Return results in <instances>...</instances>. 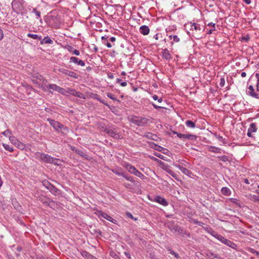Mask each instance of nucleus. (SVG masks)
Listing matches in <instances>:
<instances>
[{
    "label": "nucleus",
    "mask_w": 259,
    "mask_h": 259,
    "mask_svg": "<svg viewBox=\"0 0 259 259\" xmlns=\"http://www.w3.org/2000/svg\"><path fill=\"white\" fill-rule=\"evenodd\" d=\"M42 185L44 186L46 189H48V188L49 187L51 183L47 180H44L41 182Z\"/></svg>",
    "instance_id": "obj_39"
},
{
    "label": "nucleus",
    "mask_w": 259,
    "mask_h": 259,
    "mask_svg": "<svg viewBox=\"0 0 259 259\" xmlns=\"http://www.w3.org/2000/svg\"><path fill=\"white\" fill-rule=\"evenodd\" d=\"M155 155L161 159L164 160V157L163 155H162L159 153H155Z\"/></svg>",
    "instance_id": "obj_63"
},
{
    "label": "nucleus",
    "mask_w": 259,
    "mask_h": 259,
    "mask_svg": "<svg viewBox=\"0 0 259 259\" xmlns=\"http://www.w3.org/2000/svg\"><path fill=\"white\" fill-rule=\"evenodd\" d=\"M177 232H178L180 234H181L182 236H185V235L189 237L190 234L187 233L186 231L184 230L181 227H179Z\"/></svg>",
    "instance_id": "obj_25"
},
{
    "label": "nucleus",
    "mask_w": 259,
    "mask_h": 259,
    "mask_svg": "<svg viewBox=\"0 0 259 259\" xmlns=\"http://www.w3.org/2000/svg\"><path fill=\"white\" fill-rule=\"evenodd\" d=\"M175 166L178 168L180 170H181L182 171V172L185 174L186 175L190 177H192V176H193V174L192 172V171L189 170L187 168L183 167L182 165H181L180 164H176Z\"/></svg>",
    "instance_id": "obj_6"
},
{
    "label": "nucleus",
    "mask_w": 259,
    "mask_h": 259,
    "mask_svg": "<svg viewBox=\"0 0 259 259\" xmlns=\"http://www.w3.org/2000/svg\"><path fill=\"white\" fill-rule=\"evenodd\" d=\"M111 256L115 259H120V258L115 252L111 253Z\"/></svg>",
    "instance_id": "obj_62"
},
{
    "label": "nucleus",
    "mask_w": 259,
    "mask_h": 259,
    "mask_svg": "<svg viewBox=\"0 0 259 259\" xmlns=\"http://www.w3.org/2000/svg\"><path fill=\"white\" fill-rule=\"evenodd\" d=\"M190 219V222L192 223H193L194 224L198 225V226H202L206 231H208L207 227H204L203 225H206L204 223L198 221L197 220L193 218H189Z\"/></svg>",
    "instance_id": "obj_13"
},
{
    "label": "nucleus",
    "mask_w": 259,
    "mask_h": 259,
    "mask_svg": "<svg viewBox=\"0 0 259 259\" xmlns=\"http://www.w3.org/2000/svg\"><path fill=\"white\" fill-rule=\"evenodd\" d=\"M124 254L128 258L130 259L131 258V254L128 252L124 251Z\"/></svg>",
    "instance_id": "obj_64"
},
{
    "label": "nucleus",
    "mask_w": 259,
    "mask_h": 259,
    "mask_svg": "<svg viewBox=\"0 0 259 259\" xmlns=\"http://www.w3.org/2000/svg\"><path fill=\"white\" fill-rule=\"evenodd\" d=\"M178 137L181 139H187L193 141H195L197 139V136L192 134H183L180 133L178 134Z\"/></svg>",
    "instance_id": "obj_7"
},
{
    "label": "nucleus",
    "mask_w": 259,
    "mask_h": 259,
    "mask_svg": "<svg viewBox=\"0 0 259 259\" xmlns=\"http://www.w3.org/2000/svg\"><path fill=\"white\" fill-rule=\"evenodd\" d=\"M112 171L115 174L118 175V176H121L123 177L124 175V172L122 171L121 169H112Z\"/></svg>",
    "instance_id": "obj_35"
},
{
    "label": "nucleus",
    "mask_w": 259,
    "mask_h": 259,
    "mask_svg": "<svg viewBox=\"0 0 259 259\" xmlns=\"http://www.w3.org/2000/svg\"><path fill=\"white\" fill-rule=\"evenodd\" d=\"M123 177L126 180H127L130 182H134L133 177L128 176L127 175H126L125 174H124Z\"/></svg>",
    "instance_id": "obj_52"
},
{
    "label": "nucleus",
    "mask_w": 259,
    "mask_h": 259,
    "mask_svg": "<svg viewBox=\"0 0 259 259\" xmlns=\"http://www.w3.org/2000/svg\"><path fill=\"white\" fill-rule=\"evenodd\" d=\"M36 78L37 79L39 80L40 81H42V83L44 82L45 81L46 82H47V80L45 79L44 77L42 75H38V76H37Z\"/></svg>",
    "instance_id": "obj_56"
},
{
    "label": "nucleus",
    "mask_w": 259,
    "mask_h": 259,
    "mask_svg": "<svg viewBox=\"0 0 259 259\" xmlns=\"http://www.w3.org/2000/svg\"><path fill=\"white\" fill-rule=\"evenodd\" d=\"M224 244L230 247H231L233 249H236L237 248V245L234 243V242H232L231 241L226 239L225 242H224Z\"/></svg>",
    "instance_id": "obj_23"
},
{
    "label": "nucleus",
    "mask_w": 259,
    "mask_h": 259,
    "mask_svg": "<svg viewBox=\"0 0 259 259\" xmlns=\"http://www.w3.org/2000/svg\"><path fill=\"white\" fill-rule=\"evenodd\" d=\"M49 92L50 93H53V91H57L58 85L55 84H51L48 85Z\"/></svg>",
    "instance_id": "obj_29"
},
{
    "label": "nucleus",
    "mask_w": 259,
    "mask_h": 259,
    "mask_svg": "<svg viewBox=\"0 0 259 259\" xmlns=\"http://www.w3.org/2000/svg\"><path fill=\"white\" fill-rule=\"evenodd\" d=\"M160 165L161 166L162 168L166 171L167 173L170 175L173 178L176 179L177 174H176L172 170L170 169V166L162 161H160Z\"/></svg>",
    "instance_id": "obj_5"
},
{
    "label": "nucleus",
    "mask_w": 259,
    "mask_h": 259,
    "mask_svg": "<svg viewBox=\"0 0 259 259\" xmlns=\"http://www.w3.org/2000/svg\"><path fill=\"white\" fill-rule=\"evenodd\" d=\"M48 190L50 191L51 193L55 195H57L59 194L60 191L53 184H51L49 188H48Z\"/></svg>",
    "instance_id": "obj_12"
},
{
    "label": "nucleus",
    "mask_w": 259,
    "mask_h": 259,
    "mask_svg": "<svg viewBox=\"0 0 259 259\" xmlns=\"http://www.w3.org/2000/svg\"><path fill=\"white\" fill-rule=\"evenodd\" d=\"M98 214L99 217H102L103 218L106 219L107 220H108L112 223H113L114 224H115L116 222V221L115 219H113L111 217L108 215L107 213L103 212L101 211H98Z\"/></svg>",
    "instance_id": "obj_9"
},
{
    "label": "nucleus",
    "mask_w": 259,
    "mask_h": 259,
    "mask_svg": "<svg viewBox=\"0 0 259 259\" xmlns=\"http://www.w3.org/2000/svg\"><path fill=\"white\" fill-rule=\"evenodd\" d=\"M191 30H201V28H200V26L199 24H197L195 23H194L193 24H192L191 25Z\"/></svg>",
    "instance_id": "obj_40"
},
{
    "label": "nucleus",
    "mask_w": 259,
    "mask_h": 259,
    "mask_svg": "<svg viewBox=\"0 0 259 259\" xmlns=\"http://www.w3.org/2000/svg\"><path fill=\"white\" fill-rule=\"evenodd\" d=\"M27 36L29 37L32 38L34 39H39V40H41V36H38L37 34L28 33L27 34Z\"/></svg>",
    "instance_id": "obj_36"
},
{
    "label": "nucleus",
    "mask_w": 259,
    "mask_h": 259,
    "mask_svg": "<svg viewBox=\"0 0 259 259\" xmlns=\"http://www.w3.org/2000/svg\"><path fill=\"white\" fill-rule=\"evenodd\" d=\"M252 133H255L257 131V127L255 123H252L250 124L249 127L248 129Z\"/></svg>",
    "instance_id": "obj_31"
},
{
    "label": "nucleus",
    "mask_w": 259,
    "mask_h": 259,
    "mask_svg": "<svg viewBox=\"0 0 259 259\" xmlns=\"http://www.w3.org/2000/svg\"><path fill=\"white\" fill-rule=\"evenodd\" d=\"M57 92H58L63 95H66V90H65L63 88H61L59 86H58V87L57 88Z\"/></svg>",
    "instance_id": "obj_43"
},
{
    "label": "nucleus",
    "mask_w": 259,
    "mask_h": 259,
    "mask_svg": "<svg viewBox=\"0 0 259 259\" xmlns=\"http://www.w3.org/2000/svg\"><path fill=\"white\" fill-rule=\"evenodd\" d=\"M126 215L128 218H131V219L134 220V221H137L138 220L137 218L134 217L133 215H132V214L130 212H127L126 213Z\"/></svg>",
    "instance_id": "obj_54"
},
{
    "label": "nucleus",
    "mask_w": 259,
    "mask_h": 259,
    "mask_svg": "<svg viewBox=\"0 0 259 259\" xmlns=\"http://www.w3.org/2000/svg\"><path fill=\"white\" fill-rule=\"evenodd\" d=\"M162 55L163 58L166 60H169L171 58V55L167 49H165L162 51Z\"/></svg>",
    "instance_id": "obj_21"
},
{
    "label": "nucleus",
    "mask_w": 259,
    "mask_h": 259,
    "mask_svg": "<svg viewBox=\"0 0 259 259\" xmlns=\"http://www.w3.org/2000/svg\"><path fill=\"white\" fill-rule=\"evenodd\" d=\"M186 125L190 128H195L196 127L195 122L191 121V120H187L185 122Z\"/></svg>",
    "instance_id": "obj_32"
},
{
    "label": "nucleus",
    "mask_w": 259,
    "mask_h": 259,
    "mask_svg": "<svg viewBox=\"0 0 259 259\" xmlns=\"http://www.w3.org/2000/svg\"><path fill=\"white\" fill-rule=\"evenodd\" d=\"M212 235L216 239H217L218 240H219L220 241H221V242H222L224 244V242H225L226 240L227 239L225 237L222 236V235L218 234H216V233L215 234H214V235Z\"/></svg>",
    "instance_id": "obj_28"
},
{
    "label": "nucleus",
    "mask_w": 259,
    "mask_h": 259,
    "mask_svg": "<svg viewBox=\"0 0 259 259\" xmlns=\"http://www.w3.org/2000/svg\"><path fill=\"white\" fill-rule=\"evenodd\" d=\"M107 134H108L110 136L113 137V138L115 139H119V135L118 133H116L113 130H112L111 129H109V130L107 131Z\"/></svg>",
    "instance_id": "obj_20"
},
{
    "label": "nucleus",
    "mask_w": 259,
    "mask_h": 259,
    "mask_svg": "<svg viewBox=\"0 0 259 259\" xmlns=\"http://www.w3.org/2000/svg\"><path fill=\"white\" fill-rule=\"evenodd\" d=\"M229 200L231 202L235 204L236 205L239 207H242L243 203H242L241 204H240L239 201L238 199L234 198H230Z\"/></svg>",
    "instance_id": "obj_30"
},
{
    "label": "nucleus",
    "mask_w": 259,
    "mask_h": 259,
    "mask_svg": "<svg viewBox=\"0 0 259 259\" xmlns=\"http://www.w3.org/2000/svg\"><path fill=\"white\" fill-rule=\"evenodd\" d=\"M219 158L220 160H222L224 162H226L228 160V157L227 156L223 155L222 156L219 157Z\"/></svg>",
    "instance_id": "obj_57"
},
{
    "label": "nucleus",
    "mask_w": 259,
    "mask_h": 259,
    "mask_svg": "<svg viewBox=\"0 0 259 259\" xmlns=\"http://www.w3.org/2000/svg\"><path fill=\"white\" fill-rule=\"evenodd\" d=\"M166 227L171 231L173 232H177V230H178L179 226L177 225H175L172 222H169L167 223Z\"/></svg>",
    "instance_id": "obj_14"
},
{
    "label": "nucleus",
    "mask_w": 259,
    "mask_h": 259,
    "mask_svg": "<svg viewBox=\"0 0 259 259\" xmlns=\"http://www.w3.org/2000/svg\"><path fill=\"white\" fill-rule=\"evenodd\" d=\"M32 12L35 13V16L36 17V19H39L40 22H41L40 12L39 11H37L35 8H33Z\"/></svg>",
    "instance_id": "obj_38"
},
{
    "label": "nucleus",
    "mask_w": 259,
    "mask_h": 259,
    "mask_svg": "<svg viewBox=\"0 0 259 259\" xmlns=\"http://www.w3.org/2000/svg\"><path fill=\"white\" fill-rule=\"evenodd\" d=\"M168 251H169V253H170L172 255H174L176 258H180V256H179L178 253H176L175 251L172 250L171 249L168 248Z\"/></svg>",
    "instance_id": "obj_44"
},
{
    "label": "nucleus",
    "mask_w": 259,
    "mask_h": 259,
    "mask_svg": "<svg viewBox=\"0 0 259 259\" xmlns=\"http://www.w3.org/2000/svg\"><path fill=\"white\" fill-rule=\"evenodd\" d=\"M130 120L132 123L141 126L146 125L149 121L148 118L136 116H132L130 118Z\"/></svg>",
    "instance_id": "obj_2"
},
{
    "label": "nucleus",
    "mask_w": 259,
    "mask_h": 259,
    "mask_svg": "<svg viewBox=\"0 0 259 259\" xmlns=\"http://www.w3.org/2000/svg\"><path fill=\"white\" fill-rule=\"evenodd\" d=\"M149 257L151 258V259H159L157 256L156 255L152 253V252H151L150 254H149Z\"/></svg>",
    "instance_id": "obj_60"
},
{
    "label": "nucleus",
    "mask_w": 259,
    "mask_h": 259,
    "mask_svg": "<svg viewBox=\"0 0 259 259\" xmlns=\"http://www.w3.org/2000/svg\"><path fill=\"white\" fill-rule=\"evenodd\" d=\"M37 155L41 160L45 163H53L56 165H58L56 162V161H58V159L56 158L53 157L51 156L44 153H38Z\"/></svg>",
    "instance_id": "obj_3"
},
{
    "label": "nucleus",
    "mask_w": 259,
    "mask_h": 259,
    "mask_svg": "<svg viewBox=\"0 0 259 259\" xmlns=\"http://www.w3.org/2000/svg\"><path fill=\"white\" fill-rule=\"evenodd\" d=\"M125 167L130 173L134 175L135 174L136 170H137L135 167L129 163L126 164Z\"/></svg>",
    "instance_id": "obj_18"
},
{
    "label": "nucleus",
    "mask_w": 259,
    "mask_h": 259,
    "mask_svg": "<svg viewBox=\"0 0 259 259\" xmlns=\"http://www.w3.org/2000/svg\"><path fill=\"white\" fill-rule=\"evenodd\" d=\"M3 146H4V148L7 151H9L10 152H13L14 151L13 148L9 145H7L6 144H3Z\"/></svg>",
    "instance_id": "obj_42"
},
{
    "label": "nucleus",
    "mask_w": 259,
    "mask_h": 259,
    "mask_svg": "<svg viewBox=\"0 0 259 259\" xmlns=\"http://www.w3.org/2000/svg\"><path fill=\"white\" fill-rule=\"evenodd\" d=\"M154 201L163 206H167L168 205V202L166 200L160 196H156L154 199Z\"/></svg>",
    "instance_id": "obj_10"
},
{
    "label": "nucleus",
    "mask_w": 259,
    "mask_h": 259,
    "mask_svg": "<svg viewBox=\"0 0 259 259\" xmlns=\"http://www.w3.org/2000/svg\"><path fill=\"white\" fill-rule=\"evenodd\" d=\"M67 49L73 55H75L76 56H79L80 55L79 51L77 50H74L73 48L71 46H68Z\"/></svg>",
    "instance_id": "obj_24"
},
{
    "label": "nucleus",
    "mask_w": 259,
    "mask_h": 259,
    "mask_svg": "<svg viewBox=\"0 0 259 259\" xmlns=\"http://www.w3.org/2000/svg\"><path fill=\"white\" fill-rule=\"evenodd\" d=\"M248 91H247V94L254 98L259 99V93H256L255 92L254 89L252 85H250L248 88Z\"/></svg>",
    "instance_id": "obj_8"
},
{
    "label": "nucleus",
    "mask_w": 259,
    "mask_h": 259,
    "mask_svg": "<svg viewBox=\"0 0 259 259\" xmlns=\"http://www.w3.org/2000/svg\"><path fill=\"white\" fill-rule=\"evenodd\" d=\"M93 231H94V233L95 234V235H96L97 237H99V236H102V233L101 230H100L99 229L98 230L94 229Z\"/></svg>",
    "instance_id": "obj_50"
},
{
    "label": "nucleus",
    "mask_w": 259,
    "mask_h": 259,
    "mask_svg": "<svg viewBox=\"0 0 259 259\" xmlns=\"http://www.w3.org/2000/svg\"><path fill=\"white\" fill-rule=\"evenodd\" d=\"M172 39L173 41L171 42L172 45L174 44V42H178L180 40V38L178 37L177 35H174Z\"/></svg>",
    "instance_id": "obj_55"
},
{
    "label": "nucleus",
    "mask_w": 259,
    "mask_h": 259,
    "mask_svg": "<svg viewBox=\"0 0 259 259\" xmlns=\"http://www.w3.org/2000/svg\"><path fill=\"white\" fill-rule=\"evenodd\" d=\"M47 120L56 132H61L63 136H65L66 135V133H65V132L67 133L69 132V128L64 126L60 122L50 118H47Z\"/></svg>",
    "instance_id": "obj_1"
},
{
    "label": "nucleus",
    "mask_w": 259,
    "mask_h": 259,
    "mask_svg": "<svg viewBox=\"0 0 259 259\" xmlns=\"http://www.w3.org/2000/svg\"><path fill=\"white\" fill-rule=\"evenodd\" d=\"M255 76L257 79V83H256V90L257 92H259V73H256L255 74Z\"/></svg>",
    "instance_id": "obj_49"
},
{
    "label": "nucleus",
    "mask_w": 259,
    "mask_h": 259,
    "mask_svg": "<svg viewBox=\"0 0 259 259\" xmlns=\"http://www.w3.org/2000/svg\"><path fill=\"white\" fill-rule=\"evenodd\" d=\"M108 36L106 35L102 36L101 39L103 44H105V42H106V41L108 42Z\"/></svg>",
    "instance_id": "obj_58"
},
{
    "label": "nucleus",
    "mask_w": 259,
    "mask_h": 259,
    "mask_svg": "<svg viewBox=\"0 0 259 259\" xmlns=\"http://www.w3.org/2000/svg\"><path fill=\"white\" fill-rule=\"evenodd\" d=\"M57 205V204L54 201L50 199L47 205L52 208H55Z\"/></svg>",
    "instance_id": "obj_34"
},
{
    "label": "nucleus",
    "mask_w": 259,
    "mask_h": 259,
    "mask_svg": "<svg viewBox=\"0 0 259 259\" xmlns=\"http://www.w3.org/2000/svg\"><path fill=\"white\" fill-rule=\"evenodd\" d=\"M70 62H73L75 64H77L79 65H80L81 66H84L85 65L84 62L81 60H79L78 58L75 57H71L70 59Z\"/></svg>",
    "instance_id": "obj_11"
},
{
    "label": "nucleus",
    "mask_w": 259,
    "mask_h": 259,
    "mask_svg": "<svg viewBox=\"0 0 259 259\" xmlns=\"http://www.w3.org/2000/svg\"><path fill=\"white\" fill-rule=\"evenodd\" d=\"M58 71L60 73H62L64 74L68 75L73 78L77 79L78 77V75L75 73V72L68 70L64 68H60L58 69Z\"/></svg>",
    "instance_id": "obj_4"
},
{
    "label": "nucleus",
    "mask_w": 259,
    "mask_h": 259,
    "mask_svg": "<svg viewBox=\"0 0 259 259\" xmlns=\"http://www.w3.org/2000/svg\"><path fill=\"white\" fill-rule=\"evenodd\" d=\"M225 83V80L224 78H221L220 82V85L221 87H223Z\"/></svg>",
    "instance_id": "obj_61"
},
{
    "label": "nucleus",
    "mask_w": 259,
    "mask_h": 259,
    "mask_svg": "<svg viewBox=\"0 0 259 259\" xmlns=\"http://www.w3.org/2000/svg\"><path fill=\"white\" fill-rule=\"evenodd\" d=\"M53 43V41L48 36H46L40 40L41 44H52Z\"/></svg>",
    "instance_id": "obj_22"
},
{
    "label": "nucleus",
    "mask_w": 259,
    "mask_h": 259,
    "mask_svg": "<svg viewBox=\"0 0 259 259\" xmlns=\"http://www.w3.org/2000/svg\"><path fill=\"white\" fill-rule=\"evenodd\" d=\"M81 253L83 257L87 259H93V258L94 257V256L92 255H91L89 252L85 250L82 251L81 252Z\"/></svg>",
    "instance_id": "obj_27"
},
{
    "label": "nucleus",
    "mask_w": 259,
    "mask_h": 259,
    "mask_svg": "<svg viewBox=\"0 0 259 259\" xmlns=\"http://www.w3.org/2000/svg\"><path fill=\"white\" fill-rule=\"evenodd\" d=\"M155 146L156 147V148H155V149L158 151L162 152V150H165V149L158 145H155Z\"/></svg>",
    "instance_id": "obj_59"
},
{
    "label": "nucleus",
    "mask_w": 259,
    "mask_h": 259,
    "mask_svg": "<svg viewBox=\"0 0 259 259\" xmlns=\"http://www.w3.org/2000/svg\"><path fill=\"white\" fill-rule=\"evenodd\" d=\"M134 175H135L137 177L141 178V179H144L145 178L144 175L142 172L139 171L138 170H136V172H135Z\"/></svg>",
    "instance_id": "obj_45"
},
{
    "label": "nucleus",
    "mask_w": 259,
    "mask_h": 259,
    "mask_svg": "<svg viewBox=\"0 0 259 259\" xmlns=\"http://www.w3.org/2000/svg\"><path fill=\"white\" fill-rule=\"evenodd\" d=\"M209 150L214 153H218L220 151V149L213 146H210L209 148Z\"/></svg>",
    "instance_id": "obj_47"
},
{
    "label": "nucleus",
    "mask_w": 259,
    "mask_h": 259,
    "mask_svg": "<svg viewBox=\"0 0 259 259\" xmlns=\"http://www.w3.org/2000/svg\"><path fill=\"white\" fill-rule=\"evenodd\" d=\"M146 137L150 139H152L153 140H156V138H157V136L155 134H153L151 133H148Z\"/></svg>",
    "instance_id": "obj_37"
},
{
    "label": "nucleus",
    "mask_w": 259,
    "mask_h": 259,
    "mask_svg": "<svg viewBox=\"0 0 259 259\" xmlns=\"http://www.w3.org/2000/svg\"><path fill=\"white\" fill-rule=\"evenodd\" d=\"M50 199V198H48L47 196L42 195H40L38 197V200L46 205H47Z\"/></svg>",
    "instance_id": "obj_17"
},
{
    "label": "nucleus",
    "mask_w": 259,
    "mask_h": 259,
    "mask_svg": "<svg viewBox=\"0 0 259 259\" xmlns=\"http://www.w3.org/2000/svg\"><path fill=\"white\" fill-rule=\"evenodd\" d=\"M98 127L99 129L107 133L109 128L105 125L103 122H100L98 123Z\"/></svg>",
    "instance_id": "obj_19"
},
{
    "label": "nucleus",
    "mask_w": 259,
    "mask_h": 259,
    "mask_svg": "<svg viewBox=\"0 0 259 259\" xmlns=\"http://www.w3.org/2000/svg\"><path fill=\"white\" fill-rule=\"evenodd\" d=\"M204 254L207 257L208 259H219L217 254H214L210 251L205 252Z\"/></svg>",
    "instance_id": "obj_16"
},
{
    "label": "nucleus",
    "mask_w": 259,
    "mask_h": 259,
    "mask_svg": "<svg viewBox=\"0 0 259 259\" xmlns=\"http://www.w3.org/2000/svg\"><path fill=\"white\" fill-rule=\"evenodd\" d=\"M73 96L78 97L81 99H85L84 95L82 93L77 92L76 91H75V93H74V94Z\"/></svg>",
    "instance_id": "obj_41"
},
{
    "label": "nucleus",
    "mask_w": 259,
    "mask_h": 259,
    "mask_svg": "<svg viewBox=\"0 0 259 259\" xmlns=\"http://www.w3.org/2000/svg\"><path fill=\"white\" fill-rule=\"evenodd\" d=\"M90 97L93 98V99H96L97 100V101H100V97L99 96V95L97 94H94V93H92L91 95H90Z\"/></svg>",
    "instance_id": "obj_46"
},
{
    "label": "nucleus",
    "mask_w": 259,
    "mask_h": 259,
    "mask_svg": "<svg viewBox=\"0 0 259 259\" xmlns=\"http://www.w3.org/2000/svg\"><path fill=\"white\" fill-rule=\"evenodd\" d=\"M140 32L143 35H146L149 34L150 29L146 25H142L140 27Z\"/></svg>",
    "instance_id": "obj_15"
},
{
    "label": "nucleus",
    "mask_w": 259,
    "mask_h": 259,
    "mask_svg": "<svg viewBox=\"0 0 259 259\" xmlns=\"http://www.w3.org/2000/svg\"><path fill=\"white\" fill-rule=\"evenodd\" d=\"M107 96L108 97H109L111 100L118 101V102H120V101L119 100H117L116 98H115L114 95H113L111 93H107Z\"/></svg>",
    "instance_id": "obj_48"
},
{
    "label": "nucleus",
    "mask_w": 259,
    "mask_h": 259,
    "mask_svg": "<svg viewBox=\"0 0 259 259\" xmlns=\"http://www.w3.org/2000/svg\"><path fill=\"white\" fill-rule=\"evenodd\" d=\"M75 153L81 156L82 157H83L87 159H88V155L80 149H77Z\"/></svg>",
    "instance_id": "obj_33"
},
{
    "label": "nucleus",
    "mask_w": 259,
    "mask_h": 259,
    "mask_svg": "<svg viewBox=\"0 0 259 259\" xmlns=\"http://www.w3.org/2000/svg\"><path fill=\"white\" fill-rule=\"evenodd\" d=\"M75 90L74 89H68L66 90V94H68L69 95H74Z\"/></svg>",
    "instance_id": "obj_53"
},
{
    "label": "nucleus",
    "mask_w": 259,
    "mask_h": 259,
    "mask_svg": "<svg viewBox=\"0 0 259 259\" xmlns=\"http://www.w3.org/2000/svg\"><path fill=\"white\" fill-rule=\"evenodd\" d=\"M41 87L44 91H47L48 90L49 91L48 85L47 84V82L45 81L43 82V84L41 85Z\"/></svg>",
    "instance_id": "obj_51"
},
{
    "label": "nucleus",
    "mask_w": 259,
    "mask_h": 259,
    "mask_svg": "<svg viewBox=\"0 0 259 259\" xmlns=\"http://www.w3.org/2000/svg\"><path fill=\"white\" fill-rule=\"evenodd\" d=\"M221 193L226 196H230L231 194L230 190L227 187H223L221 189Z\"/></svg>",
    "instance_id": "obj_26"
}]
</instances>
